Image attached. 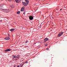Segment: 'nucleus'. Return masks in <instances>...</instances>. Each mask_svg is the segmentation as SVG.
<instances>
[{
  "instance_id": "nucleus-26",
  "label": "nucleus",
  "mask_w": 67,
  "mask_h": 67,
  "mask_svg": "<svg viewBox=\"0 0 67 67\" xmlns=\"http://www.w3.org/2000/svg\"><path fill=\"white\" fill-rule=\"evenodd\" d=\"M36 43H35V44H36Z\"/></svg>"
},
{
  "instance_id": "nucleus-2",
  "label": "nucleus",
  "mask_w": 67,
  "mask_h": 67,
  "mask_svg": "<svg viewBox=\"0 0 67 67\" xmlns=\"http://www.w3.org/2000/svg\"><path fill=\"white\" fill-rule=\"evenodd\" d=\"M63 34V32H60V33L58 35V36L59 37H60Z\"/></svg>"
},
{
  "instance_id": "nucleus-6",
  "label": "nucleus",
  "mask_w": 67,
  "mask_h": 67,
  "mask_svg": "<svg viewBox=\"0 0 67 67\" xmlns=\"http://www.w3.org/2000/svg\"><path fill=\"white\" fill-rule=\"evenodd\" d=\"M5 52H10L11 51V50L10 49H6L5 50Z\"/></svg>"
},
{
  "instance_id": "nucleus-5",
  "label": "nucleus",
  "mask_w": 67,
  "mask_h": 67,
  "mask_svg": "<svg viewBox=\"0 0 67 67\" xmlns=\"http://www.w3.org/2000/svg\"><path fill=\"white\" fill-rule=\"evenodd\" d=\"M24 9H25V7H23L21 9V11H24Z\"/></svg>"
},
{
  "instance_id": "nucleus-23",
  "label": "nucleus",
  "mask_w": 67,
  "mask_h": 67,
  "mask_svg": "<svg viewBox=\"0 0 67 67\" xmlns=\"http://www.w3.org/2000/svg\"><path fill=\"white\" fill-rule=\"evenodd\" d=\"M23 13L24 14H25V12Z\"/></svg>"
},
{
  "instance_id": "nucleus-7",
  "label": "nucleus",
  "mask_w": 67,
  "mask_h": 67,
  "mask_svg": "<svg viewBox=\"0 0 67 67\" xmlns=\"http://www.w3.org/2000/svg\"><path fill=\"white\" fill-rule=\"evenodd\" d=\"M48 38H46L44 39V42H46V41H48Z\"/></svg>"
},
{
  "instance_id": "nucleus-19",
  "label": "nucleus",
  "mask_w": 67,
  "mask_h": 67,
  "mask_svg": "<svg viewBox=\"0 0 67 67\" xmlns=\"http://www.w3.org/2000/svg\"><path fill=\"white\" fill-rule=\"evenodd\" d=\"M17 67H20V66H19V65H18L17 66Z\"/></svg>"
},
{
  "instance_id": "nucleus-13",
  "label": "nucleus",
  "mask_w": 67,
  "mask_h": 67,
  "mask_svg": "<svg viewBox=\"0 0 67 67\" xmlns=\"http://www.w3.org/2000/svg\"><path fill=\"white\" fill-rule=\"evenodd\" d=\"M25 1L27 2V4H28L29 3V1H28L27 0H24Z\"/></svg>"
},
{
  "instance_id": "nucleus-24",
  "label": "nucleus",
  "mask_w": 67,
  "mask_h": 67,
  "mask_svg": "<svg viewBox=\"0 0 67 67\" xmlns=\"http://www.w3.org/2000/svg\"><path fill=\"white\" fill-rule=\"evenodd\" d=\"M62 10V9H60V10Z\"/></svg>"
},
{
  "instance_id": "nucleus-16",
  "label": "nucleus",
  "mask_w": 67,
  "mask_h": 67,
  "mask_svg": "<svg viewBox=\"0 0 67 67\" xmlns=\"http://www.w3.org/2000/svg\"><path fill=\"white\" fill-rule=\"evenodd\" d=\"M27 63H28V62H27V61H26L25 63H26V64H27Z\"/></svg>"
},
{
  "instance_id": "nucleus-4",
  "label": "nucleus",
  "mask_w": 67,
  "mask_h": 67,
  "mask_svg": "<svg viewBox=\"0 0 67 67\" xmlns=\"http://www.w3.org/2000/svg\"><path fill=\"white\" fill-rule=\"evenodd\" d=\"M23 4L24 5V6H27V4L25 3V2H22Z\"/></svg>"
},
{
  "instance_id": "nucleus-14",
  "label": "nucleus",
  "mask_w": 67,
  "mask_h": 67,
  "mask_svg": "<svg viewBox=\"0 0 67 67\" xmlns=\"http://www.w3.org/2000/svg\"><path fill=\"white\" fill-rule=\"evenodd\" d=\"M17 14H19L20 13V11H18L17 13Z\"/></svg>"
},
{
  "instance_id": "nucleus-10",
  "label": "nucleus",
  "mask_w": 67,
  "mask_h": 67,
  "mask_svg": "<svg viewBox=\"0 0 67 67\" xmlns=\"http://www.w3.org/2000/svg\"><path fill=\"white\" fill-rule=\"evenodd\" d=\"M24 64H23V63H21L20 65V66L21 67H22V66H23V65H24Z\"/></svg>"
},
{
  "instance_id": "nucleus-3",
  "label": "nucleus",
  "mask_w": 67,
  "mask_h": 67,
  "mask_svg": "<svg viewBox=\"0 0 67 67\" xmlns=\"http://www.w3.org/2000/svg\"><path fill=\"white\" fill-rule=\"evenodd\" d=\"M29 18L30 20H33V17L32 16H29Z\"/></svg>"
},
{
  "instance_id": "nucleus-12",
  "label": "nucleus",
  "mask_w": 67,
  "mask_h": 67,
  "mask_svg": "<svg viewBox=\"0 0 67 67\" xmlns=\"http://www.w3.org/2000/svg\"><path fill=\"white\" fill-rule=\"evenodd\" d=\"M14 30H15V29H12L10 30V31H11V32H12L14 31Z\"/></svg>"
},
{
  "instance_id": "nucleus-11",
  "label": "nucleus",
  "mask_w": 67,
  "mask_h": 67,
  "mask_svg": "<svg viewBox=\"0 0 67 67\" xmlns=\"http://www.w3.org/2000/svg\"><path fill=\"white\" fill-rule=\"evenodd\" d=\"M13 59H14V58H16V55H13Z\"/></svg>"
},
{
  "instance_id": "nucleus-22",
  "label": "nucleus",
  "mask_w": 67,
  "mask_h": 67,
  "mask_svg": "<svg viewBox=\"0 0 67 67\" xmlns=\"http://www.w3.org/2000/svg\"><path fill=\"white\" fill-rule=\"evenodd\" d=\"M10 1V0H9V1Z\"/></svg>"
},
{
  "instance_id": "nucleus-25",
  "label": "nucleus",
  "mask_w": 67,
  "mask_h": 67,
  "mask_svg": "<svg viewBox=\"0 0 67 67\" xmlns=\"http://www.w3.org/2000/svg\"><path fill=\"white\" fill-rule=\"evenodd\" d=\"M14 67H15V66Z\"/></svg>"
},
{
  "instance_id": "nucleus-9",
  "label": "nucleus",
  "mask_w": 67,
  "mask_h": 67,
  "mask_svg": "<svg viewBox=\"0 0 67 67\" xmlns=\"http://www.w3.org/2000/svg\"><path fill=\"white\" fill-rule=\"evenodd\" d=\"M5 39L6 40H8L10 39V38H9V37H6L5 38Z\"/></svg>"
},
{
  "instance_id": "nucleus-1",
  "label": "nucleus",
  "mask_w": 67,
  "mask_h": 67,
  "mask_svg": "<svg viewBox=\"0 0 67 67\" xmlns=\"http://www.w3.org/2000/svg\"><path fill=\"white\" fill-rule=\"evenodd\" d=\"M2 10L3 11L5 12L6 13H8V12H9V10H8L4 9H2Z\"/></svg>"
},
{
  "instance_id": "nucleus-27",
  "label": "nucleus",
  "mask_w": 67,
  "mask_h": 67,
  "mask_svg": "<svg viewBox=\"0 0 67 67\" xmlns=\"http://www.w3.org/2000/svg\"><path fill=\"white\" fill-rule=\"evenodd\" d=\"M45 45H46V44H45Z\"/></svg>"
},
{
  "instance_id": "nucleus-15",
  "label": "nucleus",
  "mask_w": 67,
  "mask_h": 67,
  "mask_svg": "<svg viewBox=\"0 0 67 67\" xmlns=\"http://www.w3.org/2000/svg\"><path fill=\"white\" fill-rule=\"evenodd\" d=\"M16 58H19V55H18L17 56H16Z\"/></svg>"
},
{
  "instance_id": "nucleus-18",
  "label": "nucleus",
  "mask_w": 67,
  "mask_h": 67,
  "mask_svg": "<svg viewBox=\"0 0 67 67\" xmlns=\"http://www.w3.org/2000/svg\"><path fill=\"white\" fill-rule=\"evenodd\" d=\"M27 42H27V41H26V42H25V43H27Z\"/></svg>"
},
{
  "instance_id": "nucleus-20",
  "label": "nucleus",
  "mask_w": 67,
  "mask_h": 67,
  "mask_svg": "<svg viewBox=\"0 0 67 67\" xmlns=\"http://www.w3.org/2000/svg\"><path fill=\"white\" fill-rule=\"evenodd\" d=\"M2 20H0V21H1V22H2Z\"/></svg>"
},
{
  "instance_id": "nucleus-17",
  "label": "nucleus",
  "mask_w": 67,
  "mask_h": 67,
  "mask_svg": "<svg viewBox=\"0 0 67 67\" xmlns=\"http://www.w3.org/2000/svg\"><path fill=\"white\" fill-rule=\"evenodd\" d=\"M48 49H49V48H47V51H48Z\"/></svg>"
},
{
  "instance_id": "nucleus-21",
  "label": "nucleus",
  "mask_w": 67,
  "mask_h": 67,
  "mask_svg": "<svg viewBox=\"0 0 67 67\" xmlns=\"http://www.w3.org/2000/svg\"><path fill=\"white\" fill-rule=\"evenodd\" d=\"M47 45H47V44H46V46H47Z\"/></svg>"
},
{
  "instance_id": "nucleus-8",
  "label": "nucleus",
  "mask_w": 67,
  "mask_h": 67,
  "mask_svg": "<svg viewBox=\"0 0 67 67\" xmlns=\"http://www.w3.org/2000/svg\"><path fill=\"white\" fill-rule=\"evenodd\" d=\"M15 1L16 3H19L21 1V0H16Z\"/></svg>"
}]
</instances>
